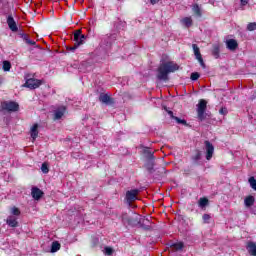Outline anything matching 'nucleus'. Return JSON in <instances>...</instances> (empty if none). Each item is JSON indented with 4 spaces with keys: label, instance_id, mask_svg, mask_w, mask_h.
Wrapping results in <instances>:
<instances>
[{
    "label": "nucleus",
    "instance_id": "nucleus-16",
    "mask_svg": "<svg viewBox=\"0 0 256 256\" xmlns=\"http://www.w3.org/2000/svg\"><path fill=\"white\" fill-rule=\"evenodd\" d=\"M168 115H170L171 119H174V121H176V123L179 125H187V121L181 120L179 117H175L173 115V111H168Z\"/></svg>",
    "mask_w": 256,
    "mask_h": 256
},
{
    "label": "nucleus",
    "instance_id": "nucleus-20",
    "mask_svg": "<svg viewBox=\"0 0 256 256\" xmlns=\"http://www.w3.org/2000/svg\"><path fill=\"white\" fill-rule=\"evenodd\" d=\"M244 203L246 207H251L253 206V203H255V198L253 196H248L245 198Z\"/></svg>",
    "mask_w": 256,
    "mask_h": 256
},
{
    "label": "nucleus",
    "instance_id": "nucleus-17",
    "mask_svg": "<svg viewBox=\"0 0 256 256\" xmlns=\"http://www.w3.org/2000/svg\"><path fill=\"white\" fill-rule=\"evenodd\" d=\"M184 247L185 245L183 244V242H176L171 245L172 251H183Z\"/></svg>",
    "mask_w": 256,
    "mask_h": 256
},
{
    "label": "nucleus",
    "instance_id": "nucleus-25",
    "mask_svg": "<svg viewBox=\"0 0 256 256\" xmlns=\"http://www.w3.org/2000/svg\"><path fill=\"white\" fill-rule=\"evenodd\" d=\"M11 214L14 215L15 217H19V215H21V210L14 206L11 208Z\"/></svg>",
    "mask_w": 256,
    "mask_h": 256
},
{
    "label": "nucleus",
    "instance_id": "nucleus-7",
    "mask_svg": "<svg viewBox=\"0 0 256 256\" xmlns=\"http://www.w3.org/2000/svg\"><path fill=\"white\" fill-rule=\"evenodd\" d=\"M137 195H139V189H133L126 192V200L128 203L137 201Z\"/></svg>",
    "mask_w": 256,
    "mask_h": 256
},
{
    "label": "nucleus",
    "instance_id": "nucleus-13",
    "mask_svg": "<svg viewBox=\"0 0 256 256\" xmlns=\"http://www.w3.org/2000/svg\"><path fill=\"white\" fill-rule=\"evenodd\" d=\"M65 115V107L61 106L54 112V119H61Z\"/></svg>",
    "mask_w": 256,
    "mask_h": 256
},
{
    "label": "nucleus",
    "instance_id": "nucleus-12",
    "mask_svg": "<svg viewBox=\"0 0 256 256\" xmlns=\"http://www.w3.org/2000/svg\"><path fill=\"white\" fill-rule=\"evenodd\" d=\"M7 24L9 29H11L12 31H18L17 23L15 22V19L13 18V16H8Z\"/></svg>",
    "mask_w": 256,
    "mask_h": 256
},
{
    "label": "nucleus",
    "instance_id": "nucleus-27",
    "mask_svg": "<svg viewBox=\"0 0 256 256\" xmlns=\"http://www.w3.org/2000/svg\"><path fill=\"white\" fill-rule=\"evenodd\" d=\"M3 70H4V71H11V62H9V61H4V62H3Z\"/></svg>",
    "mask_w": 256,
    "mask_h": 256
},
{
    "label": "nucleus",
    "instance_id": "nucleus-18",
    "mask_svg": "<svg viewBox=\"0 0 256 256\" xmlns=\"http://www.w3.org/2000/svg\"><path fill=\"white\" fill-rule=\"evenodd\" d=\"M99 101H101V103L109 105L111 103V97H109V95L107 94H101L99 97Z\"/></svg>",
    "mask_w": 256,
    "mask_h": 256
},
{
    "label": "nucleus",
    "instance_id": "nucleus-21",
    "mask_svg": "<svg viewBox=\"0 0 256 256\" xmlns=\"http://www.w3.org/2000/svg\"><path fill=\"white\" fill-rule=\"evenodd\" d=\"M61 249V244L59 242H52L51 253H57Z\"/></svg>",
    "mask_w": 256,
    "mask_h": 256
},
{
    "label": "nucleus",
    "instance_id": "nucleus-11",
    "mask_svg": "<svg viewBox=\"0 0 256 256\" xmlns=\"http://www.w3.org/2000/svg\"><path fill=\"white\" fill-rule=\"evenodd\" d=\"M39 124H34L30 129V135L32 138V141H35L39 135Z\"/></svg>",
    "mask_w": 256,
    "mask_h": 256
},
{
    "label": "nucleus",
    "instance_id": "nucleus-14",
    "mask_svg": "<svg viewBox=\"0 0 256 256\" xmlns=\"http://www.w3.org/2000/svg\"><path fill=\"white\" fill-rule=\"evenodd\" d=\"M6 223L9 225V227H17L18 225L17 218L15 216H9Z\"/></svg>",
    "mask_w": 256,
    "mask_h": 256
},
{
    "label": "nucleus",
    "instance_id": "nucleus-35",
    "mask_svg": "<svg viewBox=\"0 0 256 256\" xmlns=\"http://www.w3.org/2000/svg\"><path fill=\"white\" fill-rule=\"evenodd\" d=\"M22 38L24 39V41H26L27 44H28L29 41L31 40V39H29V36L26 35V34H24V35L22 36Z\"/></svg>",
    "mask_w": 256,
    "mask_h": 256
},
{
    "label": "nucleus",
    "instance_id": "nucleus-31",
    "mask_svg": "<svg viewBox=\"0 0 256 256\" xmlns=\"http://www.w3.org/2000/svg\"><path fill=\"white\" fill-rule=\"evenodd\" d=\"M193 159L195 161H199V159H201V152L200 151H197V153L195 154V156H193Z\"/></svg>",
    "mask_w": 256,
    "mask_h": 256
},
{
    "label": "nucleus",
    "instance_id": "nucleus-6",
    "mask_svg": "<svg viewBox=\"0 0 256 256\" xmlns=\"http://www.w3.org/2000/svg\"><path fill=\"white\" fill-rule=\"evenodd\" d=\"M205 147H206V159L207 161H211L213 158V153H215V147H213V144L209 141H205Z\"/></svg>",
    "mask_w": 256,
    "mask_h": 256
},
{
    "label": "nucleus",
    "instance_id": "nucleus-19",
    "mask_svg": "<svg viewBox=\"0 0 256 256\" xmlns=\"http://www.w3.org/2000/svg\"><path fill=\"white\" fill-rule=\"evenodd\" d=\"M182 25H184V27H191V25H193V19H191V17H185L181 20Z\"/></svg>",
    "mask_w": 256,
    "mask_h": 256
},
{
    "label": "nucleus",
    "instance_id": "nucleus-33",
    "mask_svg": "<svg viewBox=\"0 0 256 256\" xmlns=\"http://www.w3.org/2000/svg\"><path fill=\"white\" fill-rule=\"evenodd\" d=\"M122 221H123V223H129V218H127V214H124L122 216Z\"/></svg>",
    "mask_w": 256,
    "mask_h": 256
},
{
    "label": "nucleus",
    "instance_id": "nucleus-8",
    "mask_svg": "<svg viewBox=\"0 0 256 256\" xmlns=\"http://www.w3.org/2000/svg\"><path fill=\"white\" fill-rule=\"evenodd\" d=\"M193 51L196 59L199 61V63L202 65V67H205V63H203V57H201V52L199 50V46L197 44H193Z\"/></svg>",
    "mask_w": 256,
    "mask_h": 256
},
{
    "label": "nucleus",
    "instance_id": "nucleus-34",
    "mask_svg": "<svg viewBox=\"0 0 256 256\" xmlns=\"http://www.w3.org/2000/svg\"><path fill=\"white\" fill-rule=\"evenodd\" d=\"M220 115H227V108H222L219 111Z\"/></svg>",
    "mask_w": 256,
    "mask_h": 256
},
{
    "label": "nucleus",
    "instance_id": "nucleus-10",
    "mask_svg": "<svg viewBox=\"0 0 256 256\" xmlns=\"http://www.w3.org/2000/svg\"><path fill=\"white\" fill-rule=\"evenodd\" d=\"M226 46H227V49H229L230 51H235V49L239 47V44L237 43V40L229 39L226 41Z\"/></svg>",
    "mask_w": 256,
    "mask_h": 256
},
{
    "label": "nucleus",
    "instance_id": "nucleus-37",
    "mask_svg": "<svg viewBox=\"0 0 256 256\" xmlns=\"http://www.w3.org/2000/svg\"><path fill=\"white\" fill-rule=\"evenodd\" d=\"M27 45H35V41L33 40H28V44Z\"/></svg>",
    "mask_w": 256,
    "mask_h": 256
},
{
    "label": "nucleus",
    "instance_id": "nucleus-4",
    "mask_svg": "<svg viewBox=\"0 0 256 256\" xmlns=\"http://www.w3.org/2000/svg\"><path fill=\"white\" fill-rule=\"evenodd\" d=\"M206 109H207V101H205L204 99L200 100L197 105V113L200 121H203L205 119Z\"/></svg>",
    "mask_w": 256,
    "mask_h": 256
},
{
    "label": "nucleus",
    "instance_id": "nucleus-9",
    "mask_svg": "<svg viewBox=\"0 0 256 256\" xmlns=\"http://www.w3.org/2000/svg\"><path fill=\"white\" fill-rule=\"evenodd\" d=\"M31 195L33 199H35L36 201H39V199L43 197V191H41V189L37 187H33L31 190Z\"/></svg>",
    "mask_w": 256,
    "mask_h": 256
},
{
    "label": "nucleus",
    "instance_id": "nucleus-1",
    "mask_svg": "<svg viewBox=\"0 0 256 256\" xmlns=\"http://www.w3.org/2000/svg\"><path fill=\"white\" fill-rule=\"evenodd\" d=\"M175 71H179V64L173 61H163L158 67L157 79L167 81L169 79V73H175Z\"/></svg>",
    "mask_w": 256,
    "mask_h": 256
},
{
    "label": "nucleus",
    "instance_id": "nucleus-30",
    "mask_svg": "<svg viewBox=\"0 0 256 256\" xmlns=\"http://www.w3.org/2000/svg\"><path fill=\"white\" fill-rule=\"evenodd\" d=\"M199 77H200L199 73L194 72V73L191 74L190 79H191L192 81H197V79H199Z\"/></svg>",
    "mask_w": 256,
    "mask_h": 256
},
{
    "label": "nucleus",
    "instance_id": "nucleus-24",
    "mask_svg": "<svg viewBox=\"0 0 256 256\" xmlns=\"http://www.w3.org/2000/svg\"><path fill=\"white\" fill-rule=\"evenodd\" d=\"M212 55L215 59H219V45L213 46Z\"/></svg>",
    "mask_w": 256,
    "mask_h": 256
},
{
    "label": "nucleus",
    "instance_id": "nucleus-29",
    "mask_svg": "<svg viewBox=\"0 0 256 256\" xmlns=\"http://www.w3.org/2000/svg\"><path fill=\"white\" fill-rule=\"evenodd\" d=\"M247 29H248V31H255V29H256V23H255V22L249 23V24L247 25Z\"/></svg>",
    "mask_w": 256,
    "mask_h": 256
},
{
    "label": "nucleus",
    "instance_id": "nucleus-15",
    "mask_svg": "<svg viewBox=\"0 0 256 256\" xmlns=\"http://www.w3.org/2000/svg\"><path fill=\"white\" fill-rule=\"evenodd\" d=\"M248 253L252 256H256V244L254 242H249L247 245Z\"/></svg>",
    "mask_w": 256,
    "mask_h": 256
},
{
    "label": "nucleus",
    "instance_id": "nucleus-2",
    "mask_svg": "<svg viewBox=\"0 0 256 256\" xmlns=\"http://www.w3.org/2000/svg\"><path fill=\"white\" fill-rule=\"evenodd\" d=\"M1 108L3 109V111L15 113V111H19V104L13 101H4L1 103Z\"/></svg>",
    "mask_w": 256,
    "mask_h": 256
},
{
    "label": "nucleus",
    "instance_id": "nucleus-22",
    "mask_svg": "<svg viewBox=\"0 0 256 256\" xmlns=\"http://www.w3.org/2000/svg\"><path fill=\"white\" fill-rule=\"evenodd\" d=\"M198 205L203 209L209 205V200L207 198H200Z\"/></svg>",
    "mask_w": 256,
    "mask_h": 256
},
{
    "label": "nucleus",
    "instance_id": "nucleus-38",
    "mask_svg": "<svg viewBox=\"0 0 256 256\" xmlns=\"http://www.w3.org/2000/svg\"><path fill=\"white\" fill-rule=\"evenodd\" d=\"M156 3H159V0H151L152 5H156Z\"/></svg>",
    "mask_w": 256,
    "mask_h": 256
},
{
    "label": "nucleus",
    "instance_id": "nucleus-26",
    "mask_svg": "<svg viewBox=\"0 0 256 256\" xmlns=\"http://www.w3.org/2000/svg\"><path fill=\"white\" fill-rule=\"evenodd\" d=\"M113 248L109 247V246H106L104 249H103V253L104 255H113Z\"/></svg>",
    "mask_w": 256,
    "mask_h": 256
},
{
    "label": "nucleus",
    "instance_id": "nucleus-3",
    "mask_svg": "<svg viewBox=\"0 0 256 256\" xmlns=\"http://www.w3.org/2000/svg\"><path fill=\"white\" fill-rule=\"evenodd\" d=\"M74 41L76 42L73 47H69L68 51H75L79 45H82L85 41V35L81 34V30H78L74 33Z\"/></svg>",
    "mask_w": 256,
    "mask_h": 256
},
{
    "label": "nucleus",
    "instance_id": "nucleus-28",
    "mask_svg": "<svg viewBox=\"0 0 256 256\" xmlns=\"http://www.w3.org/2000/svg\"><path fill=\"white\" fill-rule=\"evenodd\" d=\"M41 171L42 173H49V166L47 165V163H43L42 166H41Z\"/></svg>",
    "mask_w": 256,
    "mask_h": 256
},
{
    "label": "nucleus",
    "instance_id": "nucleus-23",
    "mask_svg": "<svg viewBox=\"0 0 256 256\" xmlns=\"http://www.w3.org/2000/svg\"><path fill=\"white\" fill-rule=\"evenodd\" d=\"M192 11L193 13H195V15H197L198 17H201V9L199 8V5L194 4L192 6Z\"/></svg>",
    "mask_w": 256,
    "mask_h": 256
},
{
    "label": "nucleus",
    "instance_id": "nucleus-36",
    "mask_svg": "<svg viewBox=\"0 0 256 256\" xmlns=\"http://www.w3.org/2000/svg\"><path fill=\"white\" fill-rule=\"evenodd\" d=\"M247 3H249V0H241L242 7H245V5H247Z\"/></svg>",
    "mask_w": 256,
    "mask_h": 256
},
{
    "label": "nucleus",
    "instance_id": "nucleus-32",
    "mask_svg": "<svg viewBox=\"0 0 256 256\" xmlns=\"http://www.w3.org/2000/svg\"><path fill=\"white\" fill-rule=\"evenodd\" d=\"M209 219H211V216H210L209 214H204V215H203V221H204L205 223H207V221H209Z\"/></svg>",
    "mask_w": 256,
    "mask_h": 256
},
{
    "label": "nucleus",
    "instance_id": "nucleus-5",
    "mask_svg": "<svg viewBox=\"0 0 256 256\" xmlns=\"http://www.w3.org/2000/svg\"><path fill=\"white\" fill-rule=\"evenodd\" d=\"M41 83V80L30 78L26 80L24 86H26L28 89H37L41 87Z\"/></svg>",
    "mask_w": 256,
    "mask_h": 256
}]
</instances>
